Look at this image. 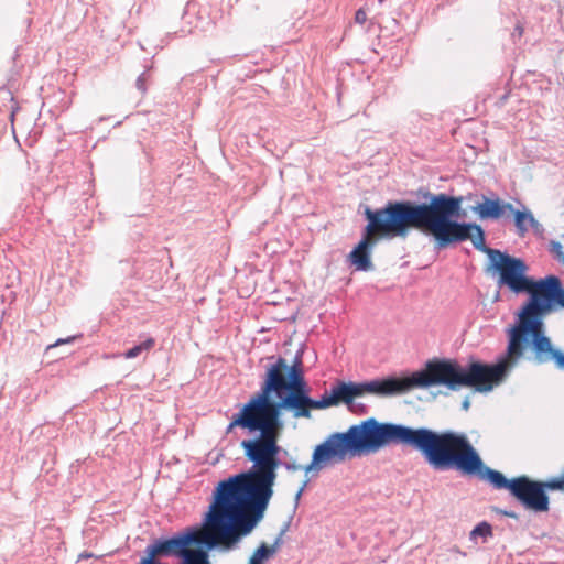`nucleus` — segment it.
Wrapping results in <instances>:
<instances>
[{
	"mask_svg": "<svg viewBox=\"0 0 564 564\" xmlns=\"http://www.w3.org/2000/svg\"><path fill=\"white\" fill-rule=\"evenodd\" d=\"M75 340V336H70V337H67V338H59L57 339L53 345H50L47 347V349H51V348H54V347H57L59 345H63V344H68V343H72Z\"/></svg>",
	"mask_w": 564,
	"mask_h": 564,
	"instance_id": "393cba45",
	"label": "nucleus"
},
{
	"mask_svg": "<svg viewBox=\"0 0 564 564\" xmlns=\"http://www.w3.org/2000/svg\"><path fill=\"white\" fill-rule=\"evenodd\" d=\"M268 360L270 364L265 367V376L261 389L250 398L261 409L272 402L270 399L271 393H275L276 397L285 394L289 371H291V365H288L286 360L282 357L270 356Z\"/></svg>",
	"mask_w": 564,
	"mask_h": 564,
	"instance_id": "1a4fd4ad",
	"label": "nucleus"
},
{
	"mask_svg": "<svg viewBox=\"0 0 564 564\" xmlns=\"http://www.w3.org/2000/svg\"><path fill=\"white\" fill-rule=\"evenodd\" d=\"M523 32H524L523 25L521 23H517L513 29V32L511 33V37H512L513 42H517L518 40H520L523 35Z\"/></svg>",
	"mask_w": 564,
	"mask_h": 564,
	"instance_id": "b1692460",
	"label": "nucleus"
},
{
	"mask_svg": "<svg viewBox=\"0 0 564 564\" xmlns=\"http://www.w3.org/2000/svg\"><path fill=\"white\" fill-rule=\"evenodd\" d=\"M463 409L468 410L469 409V401L466 399L463 401Z\"/></svg>",
	"mask_w": 564,
	"mask_h": 564,
	"instance_id": "c85d7f7f",
	"label": "nucleus"
},
{
	"mask_svg": "<svg viewBox=\"0 0 564 564\" xmlns=\"http://www.w3.org/2000/svg\"><path fill=\"white\" fill-rule=\"evenodd\" d=\"M463 438L454 434H436L427 427L412 429L395 423H380L370 417L352 425L345 433H334L318 444L305 473L319 470L330 463L344 462L348 452H376L388 445L409 446L419 451L431 467L446 468L453 465L470 469L471 457L455 449L464 446Z\"/></svg>",
	"mask_w": 564,
	"mask_h": 564,
	"instance_id": "f257e3e1",
	"label": "nucleus"
},
{
	"mask_svg": "<svg viewBox=\"0 0 564 564\" xmlns=\"http://www.w3.org/2000/svg\"><path fill=\"white\" fill-rule=\"evenodd\" d=\"M480 218H500L506 212H513V206L510 203H502L500 199L484 198L476 208Z\"/></svg>",
	"mask_w": 564,
	"mask_h": 564,
	"instance_id": "2eb2a0df",
	"label": "nucleus"
},
{
	"mask_svg": "<svg viewBox=\"0 0 564 564\" xmlns=\"http://www.w3.org/2000/svg\"><path fill=\"white\" fill-rule=\"evenodd\" d=\"M551 252L554 254V257L561 262L564 264V252H563V247L560 242L557 241H552L551 242Z\"/></svg>",
	"mask_w": 564,
	"mask_h": 564,
	"instance_id": "412c9836",
	"label": "nucleus"
},
{
	"mask_svg": "<svg viewBox=\"0 0 564 564\" xmlns=\"http://www.w3.org/2000/svg\"><path fill=\"white\" fill-rule=\"evenodd\" d=\"M282 466L289 471H296L301 469V466L297 465L296 463L284 462Z\"/></svg>",
	"mask_w": 564,
	"mask_h": 564,
	"instance_id": "bb28decb",
	"label": "nucleus"
},
{
	"mask_svg": "<svg viewBox=\"0 0 564 564\" xmlns=\"http://www.w3.org/2000/svg\"><path fill=\"white\" fill-rule=\"evenodd\" d=\"M237 426L247 429L250 433L259 432L260 435L269 429L262 409L251 399L232 416L226 433H231Z\"/></svg>",
	"mask_w": 564,
	"mask_h": 564,
	"instance_id": "f8f14e48",
	"label": "nucleus"
},
{
	"mask_svg": "<svg viewBox=\"0 0 564 564\" xmlns=\"http://www.w3.org/2000/svg\"><path fill=\"white\" fill-rule=\"evenodd\" d=\"M530 297L518 315V321L508 330L507 356L497 364L488 365L479 361L469 365H481L487 369L486 381L491 387L498 386L511 369L523 356L529 337L532 339L543 335V316L550 311L553 302L564 306V289L557 276L549 275L540 281L531 280Z\"/></svg>",
	"mask_w": 564,
	"mask_h": 564,
	"instance_id": "39448f33",
	"label": "nucleus"
},
{
	"mask_svg": "<svg viewBox=\"0 0 564 564\" xmlns=\"http://www.w3.org/2000/svg\"><path fill=\"white\" fill-rule=\"evenodd\" d=\"M492 535V529L491 525L487 522H480L477 524L470 532V539L475 540L478 536L486 540L488 536Z\"/></svg>",
	"mask_w": 564,
	"mask_h": 564,
	"instance_id": "aec40b11",
	"label": "nucleus"
},
{
	"mask_svg": "<svg viewBox=\"0 0 564 564\" xmlns=\"http://www.w3.org/2000/svg\"><path fill=\"white\" fill-rule=\"evenodd\" d=\"M285 393H308V387L304 378L301 354H297L289 371V380Z\"/></svg>",
	"mask_w": 564,
	"mask_h": 564,
	"instance_id": "4468645a",
	"label": "nucleus"
},
{
	"mask_svg": "<svg viewBox=\"0 0 564 564\" xmlns=\"http://www.w3.org/2000/svg\"><path fill=\"white\" fill-rule=\"evenodd\" d=\"M305 487H306V482H304V484H303V486H302V487L299 489V491L296 492V495H295V502H296V503L299 502V500H300V498H301V496H302V494H303V491H304Z\"/></svg>",
	"mask_w": 564,
	"mask_h": 564,
	"instance_id": "cd10ccee",
	"label": "nucleus"
},
{
	"mask_svg": "<svg viewBox=\"0 0 564 564\" xmlns=\"http://www.w3.org/2000/svg\"><path fill=\"white\" fill-rule=\"evenodd\" d=\"M454 434L456 436H459L463 438L464 446L459 449H455L456 453L462 454H468L471 457L473 466L470 469H462L456 465H453L451 467L446 468H436L433 467L435 470H449V469H456L465 475H475L479 474L481 478H486L496 489H509L510 492H512V480H508L500 471L494 470L489 467H485L484 463L478 455L477 451L474 448L467 436L463 433H456L453 431H443V432H436V434Z\"/></svg>",
	"mask_w": 564,
	"mask_h": 564,
	"instance_id": "9d476101",
	"label": "nucleus"
},
{
	"mask_svg": "<svg viewBox=\"0 0 564 564\" xmlns=\"http://www.w3.org/2000/svg\"><path fill=\"white\" fill-rule=\"evenodd\" d=\"M522 505L535 512H545L549 510V497L544 491L543 485L530 480L525 476L512 479V492Z\"/></svg>",
	"mask_w": 564,
	"mask_h": 564,
	"instance_id": "9b49d317",
	"label": "nucleus"
},
{
	"mask_svg": "<svg viewBox=\"0 0 564 564\" xmlns=\"http://www.w3.org/2000/svg\"><path fill=\"white\" fill-rule=\"evenodd\" d=\"M208 551L207 549H189L182 558L181 564H210Z\"/></svg>",
	"mask_w": 564,
	"mask_h": 564,
	"instance_id": "a211bd4d",
	"label": "nucleus"
},
{
	"mask_svg": "<svg viewBox=\"0 0 564 564\" xmlns=\"http://www.w3.org/2000/svg\"><path fill=\"white\" fill-rule=\"evenodd\" d=\"M487 369L481 365L462 366L454 359L435 358L425 364V368L412 372L409 377H388L366 382H336L328 399H334L333 406L340 402L355 414H366L367 406L355 399L366 393L377 397H391L405 393L412 389H427L433 386H445L456 391L462 387L473 388L477 392H489L491 387L487 384Z\"/></svg>",
	"mask_w": 564,
	"mask_h": 564,
	"instance_id": "7ed1b4c3",
	"label": "nucleus"
},
{
	"mask_svg": "<svg viewBox=\"0 0 564 564\" xmlns=\"http://www.w3.org/2000/svg\"><path fill=\"white\" fill-rule=\"evenodd\" d=\"M147 80H148V73L147 72H143L138 78H137V82H135V85H137V88L141 91V93H145L147 91Z\"/></svg>",
	"mask_w": 564,
	"mask_h": 564,
	"instance_id": "4be33fe9",
	"label": "nucleus"
},
{
	"mask_svg": "<svg viewBox=\"0 0 564 564\" xmlns=\"http://www.w3.org/2000/svg\"><path fill=\"white\" fill-rule=\"evenodd\" d=\"M288 527L281 530L278 538L275 539L272 545H267L265 543H261L260 546L252 553L248 564H265V562L271 558L280 549L282 544V538L286 532Z\"/></svg>",
	"mask_w": 564,
	"mask_h": 564,
	"instance_id": "dca6fc26",
	"label": "nucleus"
},
{
	"mask_svg": "<svg viewBox=\"0 0 564 564\" xmlns=\"http://www.w3.org/2000/svg\"><path fill=\"white\" fill-rule=\"evenodd\" d=\"M511 213L514 216V225L520 237H523L528 232L529 227L534 228L539 226V223L534 218L533 214L527 208L523 210L513 209Z\"/></svg>",
	"mask_w": 564,
	"mask_h": 564,
	"instance_id": "f3484780",
	"label": "nucleus"
},
{
	"mask_svg": "<svg viewBox=\"0 0 564 564\" xmlns=\"http://www.w3.org/2000/svg\"><path fill=\"white\" fill-rule=\"evenodd\" d=\"M246 535L234 522L230 516L213 496L208 511L205 513L202 527H192L169 539L156 540L145 550L148 556L154 561L156 556H175L181 560L189 550L191 544L214 550L220 546L225 551L232 550Z\"/></svg>",
	"mask_w": 564,
	"mask_h": 564,
	"instance_id": "0eeeda50",
	"label": "nucleus"
},
{
	"mask_svg": "<svg viewBox=\"0 0 564 564\" xmlns=\"http://www.w3.org/2000/svg\"><path fill=\"white\" fill-rule=\"evenodd\" d=\"M280 434L268 429L257 438L243 440L241 447L252 468L219 481L213 491L246 536L262 521L273 496L275 470L283 464L278 458Z\"/></svg>",
	"mask_w": 564,
	"mask_h": 564,
	"instance_id": "f03ea898",
	"label": "nucleus"
},
{
	"mask_svg": "<svg viewBox=\"0 0 564 564\" xmlns=\"http://www.w3.org/2000/svg\"><path fill=\"white\" fill-rule=\"evenodd\" d=\"M546 487L549 489H564V474H563V477L562 479H553V480H550L547 481L543 488Z\"/></svg>",
	"mask_w": 564,
	"mask_h": 564,
	"instance_id": "5701e85b",
	"label": "nucleus"
},
{
	"mask_svg": "<svg viewBox=\"0 0 564 564\" xmlns=\"http://www.w3.org/2000/svg\"><path fill=\"white\" fill-rule=\"evenodd\" d=\"M533 359L539 365L553 362L555 368L564 371V351L554 347L545 335H538L531 341Z\"/></svg>",
	"mask_w": 564,
	"mask_h": 564,
	"instance_id": "ddd939ff",
	"label": "nucleus"
},
{
	"mask_svg": "<svg viewBox=\"0 0 564 564\" xmlns=\"http://www.w3.org/2000/svg\"><path fill=\"white\" fill-rule=\"evenodd\" d=\"M326 391L319 400L312 399L308 393H285L278 397V402H271L262 409L268 427L282 432L281 410H290L294 417H310L313 409H327L333 406L334 399H328Z\"/></svg>",
	"mask_w": 564,
	"mask_h": 564,
	"instance_id": "6e6552de",
	"label": "nucleus"
},
{
	"mask_svg": "<svg viewBox=\"0 0 564 564\" xmlns=\"http://www.w3.org/2000/svg\"><path fill=\"white\" fill-rule=\"evenodd\" d=\"M367 20V14L362 9H359L355 14V21L359 24H364Z\"/></svg>",
	"mask_w": 564,
	"mask_h": 564,
	"instance_id": "a878e982",
	"label": "nucleus"
},
{
	"mask_svg": "<svg viewBox=\"0 0 564 564\" xmlns=\"http://www.w3.org/2000/svg\"><path fill=\"white\" fill-rule=\"evenodd\" d=\"M446 194L425 195V203L416 204L410 200L388 202L384 207L372 210L366 209L368 224L365 236L348 258L359 271L372 269L370 260V239L375 235L405 237L409 229L433 235L440 245L437 223L443 219Z\"/></svg>",
	"mask_w": 564,
	"mask_h": 564,
	"instance_id": "20e7f679",
	"label": "nucleus"
},
{
	"mask_svg": "<svg viewBox=\"0 0 564 564\" xmlns=\"http://www.w3.org/2000/svg\"><path fill=\"white\" fill-rule=\"evenodd\" d=\"M460 203L462 198L445 195L443 219L437 223L438 248L470 239L477 250L488 254L492 270L498 273L497 283L500 288L507 286L516 294L530 290L533 278L527 275L528 265L522 259L487 247L485 232L479 225L452 219L458 213Z\"/></svg>",
	"mask_w": 564,
	"mask_h": 564,
	"instance_id": "423d86ee",
	"label": "nucleus"
},
{
	"mask_svg": "<svg viewBox=\"0 0 564 564\" xmlns=\"http://www.w3.org/2000/svg\"><path fill=\"white\" fill-rule=\"evenodd\" d=\"M155 346V339L153 337H148L140 344L133 346L132 348L128 349L123 352V357L126 359H133L140 356L142 352L150 351Z\"/></svg>",
	"mask_w": 564,
	"mask_h": 564,
	"instance_id": "6ab92c4d",
	"label": "nucleus"
}]
</instances>
